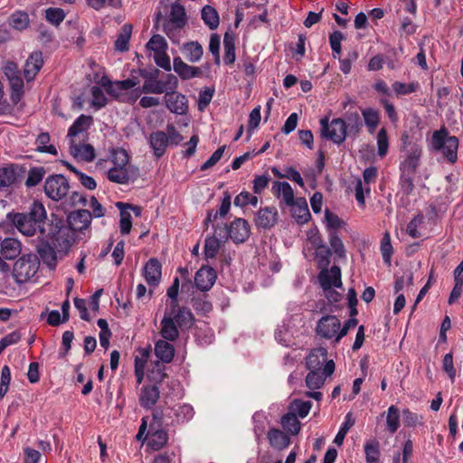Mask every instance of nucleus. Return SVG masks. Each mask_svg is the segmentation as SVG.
Listing matches in <instances>:
<instances>
[{
	"label": "nucleus",
	"instance_id": "1",
	"mask_svg": "<svg viewBox=\"0 0 463 463\" xmlns=\"http://www.w3.org/2000/svg\"><path fill=\"white\" fill-rule=\"evenodd\" d=\"M6 221L25 236L39 232L41 239H52L54 245L71 246L70 231L63 220L55 215L48 220L45 207L40 202L34 201L27 213H8Z\"/></svg>",
	"mask_w": 463,
	"mask_h": 463
},
{
	"label": "nucleus",
	"instance_id": "2",
	"mask_svg": "<svg viewBox=\"0 0 463 463\" xmlns=\"http://www.w3.org/2000/svg\"><path fill=\"white\" fill-rule=\"evenodd\" d=\"M112 162L114 165L107 173V177L110 182L127 184L131 179L136 177L137 169H131L129 156L125 149H114L112 152Z\"/></svg>",
	"mask_w": 463,
	"mask_h": 463
},
{
	"label": "nucleus",
	"instance_id": "3",
	"mask_svg": "<svg viewBox=\"0 0 463 463\" xmlns=\"http://www.w3.org/2000/svg\"><path fill=\"white\" fill-rule=\"evenodd\" d=\"M430 146L434 151H442L449 162L455 163L457 161L458 139L455 136H449L445 128L432 133Z\"/></svg>",
	"mask_w": 463,
	"mask_h": 463
},
{
	"label": "nucleus",
	"instance_id": "4",
	"mask_svg": "<svg viewBox=\"0 0 463 463\" xmlns=\"http://www.w3.org/2000/svg\"><path fill=\"white\" fill-rule=\"evenodd\" d=\"M39 259L35 254L23 255L14 265L13 276L18 284L32 279L38 271Z\"/></svg>",
	"mask_w": 463,
	"mask_h": 463
},
{
	"label": "nucleus",
	"instance_id": "5",
	"mask_svg": "<svg viewBox=\"0 0 463 463\" xmlns=\"http://www.w3.org/2000/svg\"><path fill=\"white\" fill-rule=\"evenodd\" d=\"M70 184L67 178L61 174L49 175L43 184L45 195L52 201L63 200L69 194Z\"/></svg>",
	"mask_w": 463,
	"mask_h": 463
},
{
	"label": "nucleus",
	"instance_id": "6",
	"mask_svg": "<svg viewBox=\"0 0 463 463\" xmlns=\"http://www.w3.org/2000/svg\"><path fill=\"white\" fill-rule=\"evenodd\" d=\"M320 135L323 138L336 145H341L345 140L347 133L343 118H333L329 122L328 118L326 117L320 119Z\"/></svg>",
	"mask_w": 463,
	"mask_h": 463
},
{
	"label": "nucleus",
	"instance_id": "7",
	"mask_svg": "<svg viewBox=\"0 0 463 463\" xmlns=\"http://www.w3.org/2000/svg\"><path fill=\"white\" fill-rule=\"evenodd\" d=\"M250 234V229L248 222L242 218H237L232 222H231L230 226L226 225L222 228V230L218 232L220 237L230 238L234 243H242L244 242Z\"/></svg>",
	"mask_w": 463,
	"mask_h": 463
},
{
	"label": "nucleus",
	"instance_id": "8",
	"mask_svg": "<svg viewBox=\"0 0 463 463\" xmlns=\"http://www.w3.org/2000/svg\"><path fill=\"white\" fill-rule=\"evenodd\" d=\"M25 168L17 164H7L0 166V191H9L21 177Z\"/></svg>",
	"mask_w": 463,
	"mask_h": 463
},
{
	"label": "nucleus",
	"instance_id": "9",
	"mask_svg": "<svg viewBox=\"0 0 463 463\" xmlns=\"http://www.w3.org/2000/svg\"><path fill=\"white\" fill-rule=\"evenodd\" d=\"M340 326V320L335 316L326 315L317 321L316 332L322 338L332 339L336 337Z\"/></svg>",
	"mask_w": 463,
	"mask_h": 463
},
{
	"label": "nucleus",
	"instance_id": "10",
	"mask_svg": "<svg viewBox=\"0 0 463 463\" xmlns=\"http://www.w3.org/2000/svg\"><path fill=\"white\" fill-rule=\"evenodd\" d=\"M91 213L88 210L81 209L71 212L67 218L70 231V238L71 239V231L82 232L89 228L91 223Z\"/></svg>",
	"mask_w": 463,
	"mask_h": 463
},
{
	"label": "nucleus",
	"instance_id": "11",
	"mask_svg": "<svg viewBox=\"0 0 463 463\" xmlns=\"http://www.w3.org/2000/svg\"><path fill=\"white\" fill-rule=\"evenodd\" d=\"M335 363L329 360L323 367L322 372L309 371L306 376V385L311 390L320 389L325 383L326 377L333 374L335 371Z\"/></svg>",
	"mask_w": 463,
	"mask_h": 463
},
{
	"label": "nucleus",
	"instance_id": "12",
	"mask_svg": "<svg viewBox=\"0 0 463 463\" xmlns=\"http://www.w3.org/2000/svg\"><path fill=\"white\" fill-rule=\"evenodd\" d=\"M320 269L317 279L323 289L342 287L341 269L338 266L333 265L330 269L328 268Z\"/></svg>",
	"mask_w": 463,
	"mask_h": 463
},
{
	"label": "nucleus",
	"instance_id": "13",
	"mask_svg": "<svg viewBox=\"0 0 463 463\" xmlns=\"http://www.w3.org/2000/svg\"><path fill=\"white\" fill-rule=\"evenodd\" d=\"M422 154L421 146L418 144H412L408 150L404 160L400 164V171L404 174H416L420 165V159Z\"/></svg>",
	"mask_w": 463,
	"mask_h": 463
},
{
	"label": "nucleus",
	"instance_id": "14",
	"mask_svg": "<svg viewBox=\"0 0 463 463\" xmlns=\"http://www.w3.org/2000/svg\"><path fill=\"white\" fill-rule=\"evenodd\" d=\"M59 245H54L52 239H42V241L37 247V252L42 261L46 264L50 269H54L57 264V256L54 248ZM61 248V246H60ZM64 247H61L63 249Z\"/></svg>",
	"mask_w": 463,
	"mask_h": 463
},
{
	"label": "nucleus",
	"instance_id": "15",
	"mask_svg": "<svg viewBox=\"0 0 463 463\" xmlns=\"http://www.w3.org/2000/svg\"><path fill=\"white\" fill-rule=\"evenodd\" d=\"M217 279L214 269L209 266H202L194 277V284L201 291L210 290Z\"/></svg>",
	"mask_w": 463,
	"mask_h": 463
},
{
	"label": "nucleus",
	"instance_id": "16",
	"mask_svg": "<svg viewBox=\"0 0 463 463\" xmlns=\"http://www.w3.org/2000/svg\"><path fill=\"white\" fill-rule=\"evenodd\" d=\"M165 102L167 109L175 114L184 115L188 109V101L184 94L176 91H167L165 94Z\"/></svg>",
	"mask_w": 463,
	"mask_h": 463
},
{
	"label": "nucleus",
	"instance_id": "17",
	"mask_svg": "<svg viewBox=\"0 0 463 463\" xmlns=\"http://www.w3.org/2000/svg\"><path fill=\"white\" fill-rule=\"evenodd\" d=\"M168 315L174 317L175 323L181 330L189 329L194 326V317L188 307L177 305L175 308L170 307Z\"/></svg>",
	"mask_w": 463,
	"mask_h": 463
},
{
	"label": "nucleus",
	"instance_id": "18",
	"mask_svg": "<svg viewBox=\"0 0 463 463\" xmlns=\"http://www.w3.org/2000/svg\"><path fill=\"white\" fill-rule=\"evenodd\" d=\"M278 222V210L274 206L260 208L255 217L258 228L269 229Z\"/></svg>",
	"mask_w": 463,
	"mask_h": 463
},
{
	"label": "nucleus",
	"instance_id": "19",
	"mask_svg": "<svg viewBox=\"0 0 463 463\" xmlns=\"http://www.w3.org/2000/svg\"><path fill=\"white\" fill-rule=\"evenodd\" d=\"M144 277L148 285L156 287L159 284L162 277V265L156 258L147 260L144 267Z\"/></svg>",
	"mask_w": 463,
	"mask_h": 463
},
{
	"label": "nucleus",
	"instance_id": "20",
	"mask_svg": "<svg viewBox=\"0 0 463 463\" xmlns=\"http://www.w3.org/2000/svg\"><path fill=\"white\" fill-rule=\"evenodd\" d=\"M327 351L324 347L312 350L306 359V366L309 371L322 372L324 365L328 362Z\"/></svg>",
	"mask_w": 463,
	"mask_h": 463
},
{
	"label": "nucleus",
	"instance_id": "21",
	"mask_svg": "<svg viewBox=\"0 0 463 463\" xmlns=\"http://www.w3.org/2000/svg\"><path fill=\"white\" fill-rule=\"evenodd\" d=\"M149 145L153 149L154 156L160 158L169 145V138L166 133L162 130L155 131L150 134Z\"/></svg>",
	"mask_w": 463,
	"mask_h": 463
},
{
	"label": "nucleus",
	"instance_id": "22",
	"mask_svg": "<svg viewBox=\"0 0 463 463\" xmlns=\"http://www.w3.org/2000/svg\"><path fill=\"white\" fill-rule=\"evenodd\" d=\"M173 68L182 80H190L202 74L199 67L188 65L179 56L174 58Z\"/></svg>",
	"mask_w": 463,
	"mask_h": 463
},
{
	"label": "nucleus",
	"instance_id": "23",
	"mask_svg": "<svg viewBox=\"0 0 463 463\" xmlns=\"http://www.w3.org/2000/svg\"><path fill=\"white\" fill-rule=\"evenodd\" d=\"M70 153L74 158L91 162L95 158V151L91 145H80L75 139H70Z\"/></svg>",
	"mask_w": 463,
	"mask_h": 463
},
{
	"label": "nucleus",
	"instance_id": "24",
	"mask_svg": "<svg viewBox=\"0 0 463 463\" xmlns=\"http://www.w3.org/2000/svg\"><path fill=\"white\" fill-rule=\"evenodd\" d=\"M178 326L175 323L174 317H171L167 312L165 313L164 317L161 320L160 334L163 340L170 342L175 341L179 337Z\"/></svg>",
	"mask_w": 463,
	"mask_h": 463
},
{
	"label": "nucleus",
	"instance_id": "25",
	"mask_svg": "<svg viewBox=\"0 0 463 463\" xmlns=\"http://www.w3.org/2000/svg\"><path fill=\"white\" fill-rule=\"evenodd\" d=\"M168 440V434L167 432L159 428V426L156 427L155 423L150 424V434L148 438V443L147 445L153 449V450H159L161 449Z\"/></svg>",
	"mask_w": 463,
	"mask_h": 463
},
{
	"label": "nucleus",
	"instance_id": "26",
	"mask_svg": "<svg viewBox=\"0 0 463 463\" xmlns=\"http://www.w3.org/2000/svg\"><path fill=\"white\" fill-rule=\"evenodd\" d=\"M289 206L291 207V216L298 224H304L309 221L311 215L307 201L304 198H298L295 203Z\"/></svg>",
	"mask_w": 463,
	"mask_h": 463
},
{
	"label": "nucleus",
	"instance_id": "27",
	"mask_svg": "<svg viewBox=\"0 0 463 463\" xmlns=\"http://www.w3.org/2000/svg\"><path fill=\"white\" fill-rule=\"evenodd\" d=\"M160 395L156 385H144L139 394V403L142 407L150 409L158 401Z\"/></svg>",
	"mask_w": 463,
	"mask_h": 463
},
{
	"label": "nucleus",
	"instance_id": "28",
	"mask_svg": "<svg viewBox=\"0 0 463 463\" xmlns=\"http://www.w3.org/2000/svg\"><path fill=\"white\" fill-rule=\"evenodd\" d=\"M43 65V54L41 52H33L27 59L24 66V76L27 80H33Z\"/></svg>",
	"mask_w": 463,
	"mask_h": 463
},
{
	"label": "nucleus",
	"instance_id": "29",
	"mask_svg": "<svg viewBox=\"0 0 463 463\" xmlns=\"http://www.w3.org/2000/svg\"><path fill=\"white\" fill-rule=\"evenodd\" d=\"M267 438L269 439V445L278 450L286 449L290 443L289 437L285 432L276 428H271L269 430Z\"/></svg>",
	"mask_w": 463,
	"mask_h": 463
},
{
	"label": "nucleus",
	"instance_id": "30",
	"mask_svg": "<svg viewBox=\"0 0 463 463\" xmlns=\"http://www.w3.org/2000/svg\"><path fill=\"white\" fill-rule=\"evenodd\" d=\"M343 119L347 135L355 137L360 133L364 124L357 111H347Z\"/></svg>",
	"mask_w": 463,
	"mask_h": 463
},
{
	"label": "nucleus",
	"instance_id": "31",
	"mask_svg": "<svg viewBox=\"0 0 463 463\" xmlns=\"http://www.w3.org/2000/svg\"><path fill=\"white\" fill-rule=\"evenodd\" d=\"M272 192L275 196H282V200L286 205H290L297 199L294 198V192L291 185L288 182L275 181L272 185Z\"/></svg>",
	"mask_w": 463,
	"mask_h": 463
},
{
	"label": "nucleus",
	"instance_id": "32",
	"mask_svg": "<svg viewBox=\"0 0 463 463\" xmlns=\"http://www.w3.org/2000/svg\"><path fill=\"white\" fill-rule=\"evenodd\" d=\"M155 354L161 363H170L175 356V347L167 340H159L155 345Z\"/></svg>",
	"mask_w": 463,
	"mask_h": 463
},
{
	"label": "nucleus",
	"instance_id": "33",
	"mask_svg": "<svg viewBox=\"0 0 463 463\" xmlns=\"http://www.w3.org/2000/svg\"><path fill=\"white\" fill-rule=\"evenodd\" d=\"M93 122L91 116L80 115L78 117L68 130V137L75 139L80 134L86 132Z\"/></svg>",
	"mask_w": 463,
	"mask_h": 463
},
{
	"label": "nucleus",
	"instance_id": "34",
	"mask_svg": "<svg viewBox=\"0 0 463 463\" xmlns=\"http://www.w3.org/2000/svg\"><path fill=\"white\" fill-rule=\"evenodd\" d=\"M181 51L186 60L190 62L199 61L203 55V46L196 41L188 42L184 43Z\"/></svg>",
	"mask_w": 463,
	"mask_h": 463
},
{
	"label": "nucleus",
	"instance_id": "35",
	"mask_svg": "<svg viewBox=\"0 0 463 463\" xmlns=\"http://www.w3.org/2000/svg\"><path fill=\"white\" fill-rule=\"evenodd\" d=\"M21 253V243L16 239L6 238L1 243V255L5 260H14Z\"/></svg>",
	"mask_w": 463,
	"mask_h": 463
},
{
	"label": "nucleus",
	"instance_id": "36",
	"mask_svg": "<svg viewBox=\"0 0 463 463\" xmlns=\"http://www.w3.org/2000/svg\"><path fill=\"white\" fill-rule=\"evenodd\" d=\"M165 24H172L175 27L183 28L186 24V14L184 6L178 3L171 5L169 20Z\"/></svg>",
	"mask_w": 463,
	"mask_h": 463
},
{
	"label": "nucleus",
	"instance_id": "37",
	"mask_svg": "<svg viewBox=\"0 0 463 463\" xmlns=\"http://www.w3.org/2000/svg\"><path fill=\"white\" fill-rule=\"evenodd\" d=\"M132 33V25L126 24L121 27L120 33L115 42V50L118 52H127L128 50L129 40Z\"/></svg>",
	"mask_w": 463,
	"mask_h": 463
},
{
	"label": "nucleus",
	"instance_id": "38",
	"mask_svg": "<svg viewBox=\"0 0 463 463\" xmlns=\"http://www.w3.org/2000/svg\"><path fill=\"white\" fill-rule=\"evenodd\" d=\"M202 19L210 29L214 30L219 26L220 17L216 9L211 5H204L202 9Z\"/></svg>",
	"mask_w": 463,
	"mask_h": 463
},
{
	"label": "nucleus",
	"instance_id": "39",
	"mask_svg": "<svg viewBox=\"0 0 463 463\" xmlns=\"http://www.w3.org/2000/svg\"><path fill=\"white\" fill-rule=\"evenodd\" d=\"M223 46H224V63L225 64H232L235 61L236 54H235V40L234 37L229 33H225L223 38Z\"/></svg>",
	"mask_w": 463,
	"mask_h": 463
},
{
	"label": "nucleus",
	"instance_id": "40",
	"mask_svg": "<svg viewBox=\"0 0 463 463\" xmlns=\"http://www.w3.org/2000/svg\"><path fill=\"white\" fill-rule=\"evenodd\" d=\"M46 174V170L43 166H33L28 171L27 178L24 182V185L27 188H32L38 185Z\"/></svg>",
	"mask_w": 463,
	"mask_h": 463
},
{
	"label": "nucleus",
	"instance_id": "41",
	"mask_svg": "<svg viewBox=\"0 0 463 463\" xmlns=\"http://www.w3.org/2000/svg\"><path fill=\"white\" fill-rule=\"evenodd\" d=\"M50 142V135L48 132L40 133L35 140L37 145L36 151L40 153H47L53 156L58 154L56 147L53 145H47Z\"/></svg>",
	"mask_w": 463,
	"mask_h": 463
},
{
	"label": "nucleus",
	"instance_id": "42",
	"mask_svg": "<svg viewBox=\"0 0 463 463\" xmlns=\"http://www.w3.org/2000/svg\"><path fill=\"white\" fill-rule=\"evenodd\" d=\"M400 427V412L395 405H391L387 411L386 429L391 433H395Z\"/></svg>",
	"mask_w": 463,
	"mask_h": 463
},
{
	"label": "nucleus",
	"instance_id": "43",
	"mask_svg": "<svg viewBox=\"0 0 463 463\" xmlns=\"http://www.w3.org/2000/svg\"><path fill=\"white\" fill-rule=\"evenodd\" d=\"M355 419L353 416L352 412H348L345 415V421L342 423L336 436L335 437L334 442L337 446H341L344 443V439L348 432V430L354 425Z\"/></svg>",
	"mask_w": 463,
	"mask_h": 463
},
{
	"label": "nucleus",
	"instance_id": "44",
	"mask_svg": "<svg viewBox=\"0 0 463 463\" xmlns=\"http://www.w3.org/2000/svg\"><path fill=\"white\" fill-rule=\"evenodd\" d=\"M281 425L285 430L297 435L300 430V422L298 420L296 413L288 412L281 419Z\"/></svg>",
	"mask_w": 463,
	"mask_h": 463
},
{
	"label": "nucleus",
	"instance_id": "45",
	"mask_svg": "<svg viewBox=\"0 0 463 463\" xmlns=\"http://www.w3.org/2000/svg\"><path fill=\"white\" fill-rule=\"evenodd\" d=\"M11 88L10 99L14 104H17L24 96V80L21 76L9 80Z\"/></svg>",
	"mask_w": 463,
	"mask_h": 463
},
{
	"label": "nucleus",
	"instance_id": "46",
	"mask_svg": "<svg viewBox=\"0 0 463 463\" xmlns=\"http://www.w3.org/2000/svg\"><path fill=\"white\" fill-rule=\"evenodd\" d=\"M380 444L376 439H371L364 445L366 463H378L380 458Z\"/></svg>",
	"mask_w": 463,
	"mask_h": 463
},
{
	"label": "nucleus",
	"instance_id": "47",
	"mask_svg": "<svg viewBox=\"0 0 463 463\" xmlns=\"http://www.w3.org/2000/svg\"><path fill=\"white\" fill-rule=\"evenodd\" d=\"M362 115L369 132L373 133L380 121L378 111L374 109L367 108L362 110Z\"/></svg>",
	"mask_w": 463,
	"mask_h": 463
},
{
	"label": "nucleus",
	"instance_id": "48",
	"mask_svg": "<svg viewBox=\"0 0 463 463\" xmlns=\"http://www.w3.org/2000/svg\"><path fill=\"white\" fill-rule=\"evenodd\" d=\"M220 240L216 236H209L205 239L203 254L206 260L214 259L220 249Z\"/></svg>",
	"mask_w": 463,
	"mask_h": 463
},
{
	"label": "nucleus",
	"instance_id": "49",
	"mask_svg": "<svg viewBox=\"0 0 463 463\" xmlns=\"http://www.w3.org/2000/svg\"><path fill=\"white\" fill-rule=\"evenodd\" d=\"M328 239H329L330 246H331L332 250H334L335 254L339 259H345L346 254H345V245H344L341 238L339 237L338 232H335V231H331L329 232Z\"/></svg>",
	"mask_w": 463,
	"mask_h": 463
},
{
	"label": "nucleus",
	"instance_id": "50",
	"mask_svg": "<svg viewBox=\"0 0 463 463\" xmlns=\"http://www.w3.org/2000/svg\"><path fill=\"white\" fill-rule=\"evenodd\" d=\"M393 91L398 95H409L416 92L420 89L418 81H411L410 83H403L401 81H394L392 85Z\"/></svg>",
	"mask_w": 463,
	"mask_h": 463
},
{
	"label": "nucleus",
	"instance_id": "51",
	"mask_svg": "<svg viewBox=\"0 0 463 463\" xmlns=\"http://www.w3.org/2000/svg\"><path fill=\"white\" fill-rule=\"evenodd\" d=\"M28 14L22 11L14 12L9 18V24L16 30L22 31L29 25Z\"/></svg>",
	"mask_w": 463,
	"mask_h": 463
},
{
	"label": "nucleus",
	"instance_id": "52",
	"mask_svg": "<svg viewBox=\"0 0 463 463\" xmlns=\"http://www.w3.org/2000/svg\"><path fill=\"white\" fill-rule=\"evenodd\" d=\"M331 254V250L326 245H320L316 249L315 257L319 269L328 268Z\"/></svg>",
	"mask_w": 463,
	"mask_h": 463
},
{
	"label": "nucleus",
	"instance_id": "53",
	"mask_svg": "<svg viewBox=\"0 0 463 463\" xmlns=\"http://www.w3.org/2000/svg\"><path fill=\"white\" fill-rule=\"evenodd\" d=\"M381 252L383 255V262L390 266L391 265V258L393 253V248L391 242V235L389 232H384L382 241H381Z\"/></svg>",
	"mask_w": 463,
	"mask_h": 463
},
{
	"label": "nucleus",
	"instance_id": "54",
	"mask_svg": "<svg viewBox=\"0 0 463 463\" xmlns=\"http://www.w3.org/2000/svg\"><path fill=\"white\" fill-rule=\"evenodd\" d=\"M65 16L63 9L59 7H49L45 10V19L55 26H59Z\"/></svg>",
	"mask_w": 463,
	"mask_h": 463
},
{
	"label": "nucleus",
	"instance_id": "55",
	"mask_svg": "<svg viewBox=\"0 0 463 463\" xmlns=\"http://www.w3.org/2000/svg\"><path fill=\"white\" fill-rule=\"evenodd\" d=\"M146 48L153 51L156 53L163 52L168 48V44L165 39L160 34L153 35L146 43Z\"/></svg>",
	"mask_w": 463,
	"mask_h": 463
},
{
	"label": "nucleus",
	"instance_id": "56",
	"mask_svg": "<svg viewBox=\"0 0 463 463\" xmlns=\"http://www.w3.org/2000/svg\"><path fill=\"white\" fill-rule=\"evenodd\" d=\"M143 93L161 94L165 93V88L163 87V83L160 80L147 79L141 89Z\"/></svg>",
	"mask_w": 463,
	"mask_h": 463
},
{
	"label": "nucleus",
	"instance_id": "57",
	"mask_svg": "<svg viewBox=\"0 0 463 463\" xmlns=\"http://www.w3.org/2000/svg\"><path fill=\"white\" fill-rule=\"evenodd\" d=\"M147 376L149 380L155 383H162L167 377V373H165V366L163 363L157 361Z\"/></svg>",
	"mask_w": 463,
	"mask_h": 463
},
{
	"label": "nucleus",
	"instance_id": "58",
	"mask_svg": "<svg viewBox=\"0 0 463 463\" xmlns=\"http://www.w3.org/2000/svg\"><path fill=\"white\" fill-rule=\"evenodd\" d=\"M92 95L91 105L96 109H99L106 106L108 99L105 96L102 89L99 86H93L90 90Z\"/></svg>",
	"mask_w": 463,
	"mask_h": 463
},
{
	"label": "nucleus",
	"instance_id": "59",
	"mask_svg": "<svg viewBox=\"0 0 463 463\" xmlns=\"http://www.w3.org/2000/svg\"><path fill=\"white\" fill-rule=\"evenodd\" d=\"M414 175H413V174H404V173H401V175H400V181H399L400 187H401L402 192L405 195H410L414 190V183H413Z\"/></svg>",
	"mask_w": 463,
	"mask_h": 463
},
{
	"label": "nucleus",
	"instance_id": "60",
	"mask_svg": "<svg viewBox=\"0 0 463 463\" xmlns=\"http://www.w3.org/2000/svg\"><path fill=\"white\" fill-rule=\"evenodd\" d=\"M311 406V402L295 400L291 403L290 409L294 411L293 413H296V415H298L300 418H305L309 413Z\"/></svg>",
	"mask_w": 463,
	"mask_h": 463
},
{
	"label": "nucleus",
	"instance_id": "61",
	"mask_svg": "<svg viewBox=\"0 0 463 463\" xmlns=\"http://www.w3.org/2000/svg\"><path fill=\"white\" fill-rule=\"evenodd\" d=\"M389 142L387 131L384 128H382L377 134V148L378 155L383 157L388 152Z\"/></svg>",
	"mask_w": 463,
	"mask_h": 463
},
{
	"label": "nucleus",
	"instance_id": "62",
	"mask_svg": "<svg viewBox=\"0 0 463 463\" xmlns=\"http://www.w3.org/2000/svg\"><path fill=\"white\" fill-rule=\"evenodd\" d=\"M220 44H221L220 36L217 33H213L210 36L209 51L213 54V56L214 58V63L216 65H220V63H221Z\"/></svg>",
	"mask_w": 463,
	"mask_h": 463
},
{
	"label": "nucleus",
	"instance_id": "63",
	"mask_svg": "<svg viewBox=\"0 0 463 463\" xmlns=\"http://www.w3.org/2000/svg\"><path fill=\"white\" fill-rule=\"evenodd\" d=\"M423 215L418 214L408 223L406 232L413 239L420 237L418 228L423 223Z\"/></svg>",
	"mask_w": 463,
	"mask_h": 463
},
{
	"label": "nucleus",
	"instance_id": "64",
	"mask_svg": "<svg viewBox=\"0 0 463 463\" xmlns=\"http://www.w3.org/2000/svg\"><path fill=\"white\" fill-rule=\"evenodd\" d=\"M11 382V371L7 365H5L1 370L0 378V398H4L9 389Z\"/></svg>",
	"mask_w": 463,
	"mask_h": 463
}]
</instances>
